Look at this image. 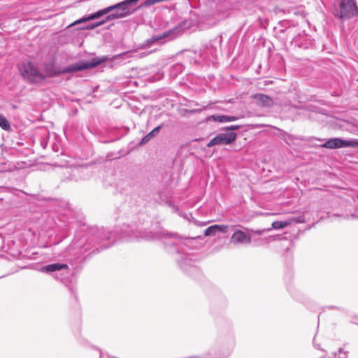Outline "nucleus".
Here are the masks:
<instances>
[{
	"instance_id": "nucleus-17",
	"label": "nucleus",
	"mask_w": 358,
	"mask_h": 358,
	"mask_svg": "<svg viewBox=\"0 0 358 358\" xmlns=\"http://www.w3.org/2000/svg\"><path fill=\"white\" fill-rule=\"evenodd\" d=\"M55 224L57 227L61 229L62 231L69 229L71 226V222L66 219L65 215H59L57 217V220L55 222Z\"/></svg>"
},
{
	"instance_id": "nucleus-25",
	"label": "nucleus",
	"mask_w": 358,
	"mask_h": 358,
	"mask_svg": "<svg viewBox=\"0 0 358 358\" xmlns=\"http://www.w3.org/2000/svg\"><path fill=\"white\" fill-rule=\"evenodd\" d=\"M348 357V352L345 351L343 348H340L338 350V352L334 353V357H331L329 358H347Z\"/></svg>"
},
{
	"instance_id": "nucleus-9",
	"label": "nucleus",
	"mask_w": 358,
	"mask_h": 358,
	"mask_svg": "<svg viewBox=\"0 0 358 358\" xmlns=\"http://www.w3.org/2000/svg\"><path fill=\"white\" fill-rule=\"evenodd\" d=\"M236 133L233 131L218 134L208 143L207 146L211 148L215 145H230L236 141Z\"/></svg>"
},
{
	"instance_id": "nucleus-22",
	"label": "nucleus",
	"mask_w": 358,
	"mask_h": 358,
	"mask_svg": "<svg viewBox=\"0 0 358 358\" xmlns=\"http://www.w3.org/2000/svg\"><path fill=\"white\" fill-rule=\"evenodd\" d=\"M288 220L290 221V224L292 222L304 223L306 222L305 215L303 213L298 215H292L290 218L288 219Z\"/></svg>"
},
{
	"instance_id": "nucleus-16",
	"label": "nucleus",
	"mask_w": 358,
	"mask_h": 358,
	"mask_svg": "<svg viewBox=\"0 0 358 358\" xmlns=\"http://www.w3.org/2000/svg\"><path fill=\"white\" fill-rule=\"evenodd\" d=\"M238 120V117L226 115H213L206 117V121H215L218 122H233Z\"/></svg>"
},
{
	"instance_id": "nucleus-10",
	"label": "nucleus",
	"mask_w": 358,
	"mask_h": 358,
	"mask_svg": "<svg viewBox=\"0 0 358 358\" xmlns=\"http://www.w3.org/2000/svg\"><path fill=\"white\" fill-rule=\"evenodd\" d=\"M222 41V36H218L213 40H210L208 44L206 45V49L203 50V57L204 58H208L209 56L217 57L218 50L221 47Z\"/></svg>"
},
{
	"instance_id": "nucleus-26",
	"label": "nucleus",
	"mask_w": 358,
	"mask_h": 358,
	"mask_svg": "<svg viewBox=\"0 0 358 358\" xmlns=\"http://www.w3.org/2000/svg\"><path fill=\"white\" fill-rule=\"evenodd\" d=\"M240 128H241L240 125L236 124V125H231L229 127H225L222 129L228 132L229 131H234V130L239 129Z\"/></svg>"
},
{
	"instance_id": "nucleus-8",
	"label": "nucleus",
	"mask_w": 358,
	"mask_h": 358,
	"mask_svg": "<svg viewBox=\"0 0 358 358\" xmlns=\"http://www.w3.org/2000/svg\"><path fill=\"white\" fill-rule=\"evenodd\" d=\"M323 148L328 149H337L343 148H358V139H343L341 138H332L328 139L323 145Z\"/></svg>"
},
{
	"instance_id": "nucleus-20",
	"label": "nucleus",
	"mask_w": 358,
	"mask_h": 358,
	"mask_svg": "<svg viewBox=\"0 0 358 358\" xmlns=\"http://www.w3.org/2000/svg\"><path fill=\"white\" fill-rule=\"evenodd\" d=\"M184 66L182 64H175L170 69V76L173 78H176L179 73L182 72Z\"/></svg>"
},
{
	"instance_id": "nucleus-23",
	"label": "nucleus",
	"mask_w": 358,
	"mask_h": 358,
	"mask_svg": "<svg viewBox=\"0 0 358 358\" xmlns=\"http://www.w3.org/2000/svg\"><path fill=\"white\" fill-rule=\"evenodd\" d=\"M0 127L5 131H9L10 129V122L3 115H0Z\"/></svg>"
},
{
	"instance_id": "nucleus-30",
	"label": "nucleus",
	"mask_w": 358,
	"mask_h": 358,
	"mask_svg": "<svg viewBox=\"0 0 358 358\" xmlns=\"http://www.w3.org/2000/svg\"><path fill=\"white\" fill-rule=\"evenodd\" d=\"M76 172H79V171H80V170H79V169H76Z\"/></svg>"
},
{
	"instance_id": "nucleus-1",
	"label": "nucleus",
	"mask_w": 358,
	"mask_h": 358,
	"mask_svg": "<svg viewBox=\"0 0 358 358\" xmlns=\"http://www.w3.org/2000/svg\"><path fill=\"white\" fill-rule=\"evenodd\" d=\"M121 234L122 238L129 239L161 241L165 250L171 255H176L175 259L183 272L193 278L200 273V270L195 265L192 255L187 252V250L192 248L190 244L193 239L181 238L178 234L169 233L164 229L155 232L147 231L141 226L136 224H124L121 228Z\"/></svg>"
},
{
	"instance_id": "nucleus-21",
	"label": "nucleus",
	"mask_w": 358,
	"mask_h": 358,
	"mask_svg": "<svg viewBox=\"0 0 358 358\" xmlns=\"http://www.w3.org/2000/svg\"><path fill=\"white\" fill-rule=\"evenodd\" d=\"M289 224H290V221H289L288 220H285V221H274L272 223V227L275 229H283Z\"/></svg>"
},
{
	"instance_id": "nucleus-2",
	"label": "nucleus",
	"mask_w": 358,
	"mask_h": 358,
	"mask_svg": "<svg viewBox=\"0 0 358 358\" xmlns=\"http://www.w3.org/2000/svg\"><path fill=\"white\" fill-rule=\"evenodd\" d=\"M113 234L102 228L81 224L76 230L71 243L61 255L71 266L77 268L85 259L84 255L87 252L92 250L91 253L99 252L110 247L112 244L105 245L103 242L109 241Z\"/></svg>"
},
{
	"instance_id": "nucleus-14",
	"label": "nucleus",
	"mask_w": 358,
	"mask_h": 358,
	"mask_svg": "<svg viewBox=\"0 0 358 358\" xmlns=\"http://www.w3.org/2000/svg\"><path fill=\"white\" fill-rule=\"evenodd\" d=\"M110 8H108V6L103 9L99 10L94 13H92V14L87 15V17H83L79 19L78 20L74 22V24H79L81 22H86V21L93 20L99 18L105 15H108V13H110Z\"/></svg>"
},
{
	"instance_id": "nucleus-7",
	"label": "nucleus",
	"mask_w": 358,
	"mask_h": 358,
	"mask_svg": "<svg viewBox=\"0 0 358 358\" xmlns=\"http://www.w3.org/2000/svg\"><path fill=\"white\" fill-rule=\"evenodd\" d=\"M182 23L178 24L177 26L162 34H159L152 36L146 41V45L150 46L152 44H163L166 41H171L176 38L182 31Z\"/></svg>"
},
{
	"instance_id": "nucleus-5",
	"label": "nucleus",
	"mask_w": 358,
	"mask_h": 358,
	"mask_svg": "<svg viewBox=\"0 0 358 358\" xmlns=\"http://www.w3.org/2000/svg\"><path fill=\"white\" fill-rule=\"evenodd\" d=\"M333 15L339 20H345L358 15V6L356 0H338L334 5Z\"/></svg>"
},
{
	"instance_id": "nucleus-13",
	"label": "nucleus",
	"mask_w": 358,
	"mask_h": 358,
	"mask_svg": "<svg viewBox=\"0 0 358 358\" xmlns=\"http://www.w3.org/2000/svg\"><path fill=\"white\" fill-rule=\"evenodd\" d=\"M231 242L237 244H249L251 243V237L245 232L237 229L231 236Z\"/></svg>"
},
{
	"instance_id": "nucleus-11",
	"label": "nucleus",
	"mask_w": 358,
	"mask_h": 358,
	"mask_svg": "<svg viewBox=\"0 0 358 358\" xmlns=\"http://www.w3.org/2000/svg\"><path fill=\"white\" fill-rule=\"evenodd\" d=\"M292 45L299 48L306 50L314 46V40L308 34H300L293 38Z\"/></svg>"
},
{
	"instance_id": "nucleus-3",
	"label": "nucleus",
	"mask_w": 358,
	"mask_h": 358,
	"mask_svg": "<svg viewBox=\"0 0 358 358\" xmlns=\"http://www.w3.org/2000/svg\"><path fill=\"white\" fill-rule=\"evenodd\" d=\"M107 59L108 58L106 57H102L101 58L95 57L92 58L90 61L79 62L74 63L62 69H57L53 66H48L46 68V76L49 78H52L59 76L64 73L90 69L105 62L106 61H107Z\"/></svg>"
},
{
	"instance_id": "nucleus-6",
	"label": "nucleus",
	"mask_w": 358,
	"mask_h": 358,
	"mask_svg": "<svg viewBox=\"0 0 358 358\" xmlns=\"http://www.w3.org/2000/svg\"><path fill=\"white\" fill-rule=\"evenodd\" d=\"M20 71L23 78L31 83H41L46 78L31 62L23 64Z\"/></svg>"
},
{
	"instance_id": "nucleus-19",
	"label": "nucleus",
	"mask_w": 358,
	"mask_h": 358,
	"mask_svg": "<svg viewBox=\"0 0 358 358\" xmlns=\"http://www.w3.org/2000/svg\"><path fill=\"white\" fill-rule=\"evenodd\" d=\"M162 128V125L156 127L142 138V140L140 142V144L143 145L147 143L150 139H152L153 137L156 136L158 134Z\"/></svg>"
},
{
	"instance_id": "nucleus-12",
	"label": "nucleus",
	"mask_w": 358,
	"mask_h": 358,
	"mask_svg": "<svg viewBox=\"0 0 358 358\" xmlns=\"http://www.w3.org/2000/svg\"><path fill=\"white\" fill-rule=\"evenodd\" d=\"M37 270L41 272L49 274H52L55 272L63 271H65L63 272V274H67L69 273V266L67 263H54L41 266L39 268H37Z\"/></svg>"
},
{
	"instance_id": "nucleus-15",
	"label": "nucleus",
	"mask_w": 358,
	"mask_h": 358,
	"mask_svg": "<svg viewBox=\"0 0 358 358\" xmlns=\"http://www.w3.org/2000/svg\"><path fill=\"white\" fill-rule=\"evenodd\" d=\"M227 225L214 224L208 227L205 229L204 235L206 236H215L217 233L225 234L227 232Z\"/></svg>"
},
{
	"instance_id": "nucleus-18",
	"label": "nucleus",
	"mask_w": 358,
	"mask_h": 358,
	"mask_svg": "<svg viewBox=\"0 0 358 358\" xmlns=\"http://www.w3.org/2000/svg\"><path fill=\"white\" fill-rule=\"evenodd\" d=\"M235 346V339L232 338L230 341L229 346L226 349H222V352L219 355L217 356V358H227L229 357L234 348Z\"/></svg>"
},
{
	"instance_id": "nucleus-31",
	"label": "nucleus",
	"mask_w": 358,
	"mask_h": 358,
	"mask_svg": "<svg viewBox=\"0 0 358 358\" xmlns=\"http://www.w3.org/2000/svg\"><path fill=\"white\" fill-rule=\"evenodd\" d=\"M322 358H323V357H322Z\"/></svg>"
},
{
	"instance_id": "nucleus-4",
	"label": "nucleus",
	"mask_w": 358,
	"mask_h": 358,
	"mask_svg": "<svg viewBox=\"0 0 358 358\" xmlns=\"http://www.w3.org/2000/svg\"><path fill=\"white\" fill-rule=\"evenodd\" d=\"M139 0H124L121 2L108 6L110 8V13L106 17L105 20L96 22L91 25L88 29H94L103 24L105 22L115 19H120L129 15L131 13L130 7L136 5Z\"/></svg>"
},
{
	"instance_id": "nucleus-27",
	"label": "nucleus",
	"mask_w": 358,
	"mask_h": 358,
	"mask_svg": "<svg viewBox=\"0 0 358 358\" xmlns=\"http://www.w3.org/2000/svg\"><path fill=\"white\" fill-rule=\"evenodd\" d=\"M327 309H337L338 310H341V311H343V308H341V307H337V306H327L326 307Z\"/></svg>"
},
{
	"instance_id": "nucleus-24",
	"label": "nucleus",
	"mask_w": 358,
	"mask_h": 358,
	"mask_svg": "<svg viewBox=\"0 0 358 358\" xmlns=\"http://www.w3.org/2000/svg\"><path fill=\"white\" fill-rule=\"evenodd\" d=\"M259 101L264 106H269L272 103V99L267 95L260 94Z\"/></svg>"
},
{
	"instance_id": "nucleus-29",
	"label": "nucleus",
	"mask_w": 358,
	"mask_h": 358,
	"mask_svg": "<svg viewBox=\"0 0 358 358\" xmlns=\"http://www.w3.org/2000/svg\"><path fill=\"white\" fill-rule=\"evenodd\" d=\"M313 343H314V345H315V346L316 348H317L318 349H320L319 346H316L315 339L313 340Z\"/></svg>"
},
{
	"instance_id": "nucleus-28",
	"label": "nucleus",
	"mask_w": 358,
	"mask_h": 358,
	"mask_svg": "<svg viewBox=\"0 0 358 358\" xmlns=\"http://www.w3.org/2000/svg\"><path fill=\"white\" fill-rule=\"evenodd\" d=\"M202 110H203V109H194V110H190V112L192 113H197V112H200V111H202Z\"/></svg>"
}]
</instances>
